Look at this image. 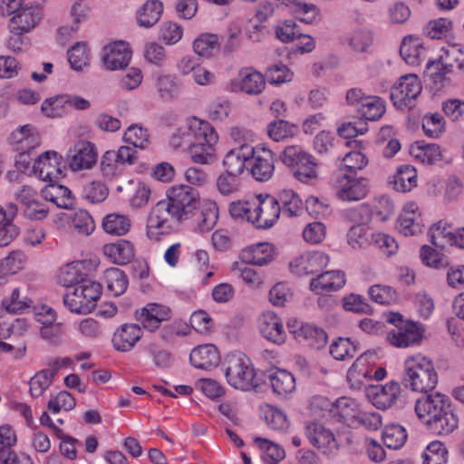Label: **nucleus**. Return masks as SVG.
<instances>
[{
	"mask_svg": "<svg viewBox=\"0 0 464 464\" xmlns=\"http://www.w3.org/2000/svg\"><path fill=\"white\" fill-rule=\"evenodd\" d=\"M166 197L157 202L148 215L146 234L150 240L160 241L171 234L177 225L194 218L201 232L209 231L217 223L216 207L201 209L199 193L191 186L174 185L167 190Z\"/></svg>",
	"mask_w": 464,
	"mask_h": 464,
	"instance_id": "1",
	"label": "nucleus"
},
{
	"mask_svg": "<svg viewBox=\"0 0 464 464\" xmlns=\"http://www.w3.org/2000/svg\"><path fill=\"white\" fill-rule=\"evenodd\" d=\"M415 411L430 432L436 435H448L459 424V418L451 407L450 399L440 392L418 399Z\"/></svg>",
	"mask_w": 464,
	"mask_h": 464,
	"instance_id": "2",
	"label": "nucleus"
},
{
	"mask_svg": "<svg viewBox=\"0 0 464 464\" xmlns=\"http://www.w3.org/2000/svg\"><path fill=\"white\" fill-rule=\"evenodd\" d=\"M402 383L413 392L433 394L431 392L438 384V373L431 360L414 356L404 362Z\"/></svg>",
	"mask_w": 464,
	"mask_h": 464,
	"instance_id": "3",
	"label": "nucleus"
},
{
	"mask_svg": "<svg viewBox=\"0 0 464 464\" xmlns=\"http://www.w3.org/2000/svg\"><path fill=\"white\" fill-rule=\"evenodd\" d=\"M102 286L100 283L87 279L77 285L72 291L63 296L64 305L75 314H89L101 297Z\"/></svg>",
	"mask_w": 464,
	"mask_h": 464,
	"instance_id": "4",
	"label": "nucleus"
},
{
	"mask_svg": "<svg viewBox=\"0 0 464 464\" xmlns=\"http://www.w3.org/2000/svg\"><path fill=\"white\" fill-rule=\"evenodd\" d=\"M195 123L198 136L188 147V153L194 163L209 164L215 159L213 146L218 142V134L207 121L196 120Z\"/></svg>",
	"mask_w": 464,
	"mask_h": 464,
	"instance_id": "5",
	"label": "nucleus"
},
{
	"mask_svg": "<svg viewBox=\"0 0 464 464\" xmlns=\"http://www.w3.org/2000/svg\"><path fill=\"white\" fill-rule=\"evenodd\" d=\"M224 365L226 378L234 388L246 391L257 386L255 370L245 355L230 354Z\"/></svg>",
	"mask_w": 464,
	"mask_h": 464,
	"instance_id": "6",
	"label": "nucleus"
},
{
	"mask_svg": "<svg viewBox=\"0 0 464 464\" xmlns=\"http://www.w3.org/2000/svg\"><path fill=\"white\" fill-rule=\"evenodd\" d=\"M280 159L284 164L291 168L294 176L303 181L308 180L316 177V163L311 155L297 146L286 147Z\"/></svg>",
	"mask_w": 464,
	"mask_h": 464,
	"instance_id": "7",
	"label": "nucleus"
},
{
	"mask_svg": "<svg viewBox=\"0 0 464 464\" xmlns=\"http://www.w3.org/2000/svg\"><path fill=\"white\" fill-rule=\"evenodd\" d=\"M421 90L422 85L419 77L416 74H407L401 76L392 87L390 97L397 109L411 110Z\"/></svg>",
	"mask_w": 464,
	"mask_h": 464,
	"instance_id": "8",
	"label": "nucleus"
},
{
	"mask_svg": "<svg viewBox=\"0 0 464 464\" xmlns=\"http://www.w3.org/2000/svg\"><path fill=\"white\" fill-rule=\"evenodd\" d=\"M281 207L278 200L266 195L264 198L260 195L253 201V215L247 217V221L256 228H270L279 218Z\"/></svg>",
	"mask_w": 464,
	"mask_h": 464,
	"instance_id": "9",
	"label": "nucleus"
},
{
	"mask_svg": "<svg viewBox=\"0 0 464 464\" xmlns=\"http://www.w3.org/2000/svg\"><path fill=\"white\" fill-rule=\"evenodd\" d=\"M254 151L248 163L250 173L257 181H267L275 170L274 153L263 146L254 147Z\"/></svg>",
	"mask_w": 464,
	"mask_h": 464,
	"instance_id": "10",
	"label": "nucleus"
},
{
	"mask_svg": "<svg viewBox=\"0 0 464 464\" xmlns=\"http://www.w3.org/2000/svg\"><path fill=\"white\" fill-rule=\"evenodd\" d=\"M43 17L39 5L23 6L9 21L11 34L20 36L34 29Z\"/></svg>",
	"mask_w": 464,
	"mask_h": 464,
	"instance_id": "11",
	"label": "nucleus"
},
{
	"mask_svg": "<svg viewBox=\"0 0 464 464\" xmlns=\"http://www.w3.org/2000/svg\"><path fill=\"white\" fill-rule=\"evenodd\" d=\"M329 263V256L324 252H306L290 263L291 272L297 276L317 274Z\"/></svg>",
	"mask_w": 464,
	"mask_h": 464,
	"instance_id": "12",
	"label": "nucleus"
},
{
	"mask_svg": "<svg viewBox=\"0 0 464 464\" xmlns=\"http://www.w3.org/2000/svg\"><path fill=\"white\" fill-rule=\"evenodd\" d=\"M401 393V384L392 381L385 385H374L368 390V396L372 404L381 410H386L394 406Z\"/></svg>",
	"mask_w": 464,
	"mask_h": 464,
	"instance_id": "13",
	"label": "nucleus"
},
{
	"mask_svg": "<svg viewBox=\"0 0 464 464\" xmlns=\"http://www.w3.org/2000/svg\"><path fill=\"white\" fill-rule=\"evenodd\" d=\"M69 166L72 170H81L92 168L97 160L94 145L87 140L76 142L67 155Z\"/></svg>",
	"mask_w": 464,
	"mask_h": 464,
	"instance_id": "14",
	"label": "nucleus"
},
{
	"mask_svg": "<svg viewBox=\"0 0 464 464\" xmlns=\"http://www.w3.org/2000/svg\"><path fill=\"white\" fill-rule=\"evenodd\" d=\"M254 147L244 143L230 150L223 160L226 172L233 176H240L247 168L251 157L254 155Z\"/></svg>",
	"mask_w": 464,
	"mask_h": 464,
	"instance_id": "15",
	"label": "nucleus"
},
{
	"mask_svg": "<svg viewBox=\"0 0 464 464\" xmlns=\"http://www.w3.org/2000/svg\"><path fill=\"white\" fill-rule=\"evenodd\" d=\"M423 335V329L416 323L406 321L401 325L389 332L387 340L399 348L408 347L419 343Z\"/></svg>",
	"mask_w": 464,
	"mask_h": 464,
	"instance_id": "16",
	"label": "nucleus"
},
{
	"mask_svg": "<svg viewBox=\"0 0 464 464\" xmlns=\"http://www.w3.org/2000/svg\"><path fill=\"white\" fill-rule=\"evenodd\" d=\"M258 329L261 335L273 343L280 345L285 342L286 332L282 320L273 312L264 313L259 317Z\"/></svg>",
	"mask_w": 464,
	"mask_h": 464,
	"instance_id": "17",
	"label": "nucleus"
},
{
	"mask_svg": "<svg viewBox=\"0 0 464 464\" xmlns=\"http://www.w3.org/2000/svg\"><path fill=\"white\" fill-rule=\"evenodd\" d=\"M136 319L140 321L146 330L154 332L160 328L162 322L170 318V309L167 306L151 303L137 310Z\"/></svg>",
	"mask_w": 464,
	"mask_h": 464,
	"instance_id": "18",
	"label": "nucleus"
},
{
	"mask_svg": "<svg viewBox=\"0 0 464 464\" xmlns=\"http://www.w3.org/2000/svg\"><path fill=\"white\" fill-rule=\"evenodd\" d=\"M340 188L336 191L337 197L343 201H358L367 194V179H355L352 174L345 173L339 180Z\"/></svg>",
	"mask_w": 464,
	"mask_h": 464,
	"instance_id": "19",
	"label": "nucleus"
},
{
	"mask_svg": "<svg viewBox=\"0 0 464 464\" xmlns=\"http://www.w3.org/2000/svg\"><path fill=\"white\" fill-rule=\"evenodd\" d=\"M345 274L341 270H330L320 273L311 279L309 287L316 295L325 292H335L345 285Z\"/></svg>",
	"mask_w": 464,
	"mask_h": 464,
	"instance_id": "20",
	"label": "nucleus"
},
{
	"mask_svg": "<svg viewBox=\"0 0 464 464\" xmlns=\"http://www.w3.org/2000/svg\"><path fill=\"white\" fill-rule=\"evenodd\" d=\"M102 63L107 70H121L128 66L131 52L124 42H116L103 49Z\"/></svg>",
	"mask_w": 464,
	"mask_h": 464,
	"instance_id": "21",
	"label": "nucleus"
},
{
	"mask_svg": "<svg viewBox=\"0 0 464 464\" xmlns=\"http://www.w3.org/2000/svg\"><path fill=\"white\" fill-rule=\"evenodd\" d=\"M305 434L310 442L324 453L331 452L338 448L334 434L318 422L308 423Z\"/></svg>",
	"mask_w": 464,
	"mask_h": 464,
	"instance_id": "22",
	"label": "nucleus"
},
{
	"mask_svg": "<svg viewBox=\"0 0 464 464\" xmlns=\"http://www.w3.org/2000/svg\"><path fill=\"white\" fill-rule=\"evenodd\" d=\"M61 160L62 157L55 151L44 152L34 161V171L42 180L52 181L61 173L59 168Z\"/></svg>",
	"mask_w": 464,
	"mask_h": 464,
	"instance_id": "23",
	"label": "nucleus"
},
{
	"mask_svg": "<svg viewBox=\"0 0 464 464\" xmlns=\"http://www.w3.org/2000/svg\"><path fill=\"white\" fill-rule=\"evenodd\" d=\"M142 334V329L138 324H122L113 334V346L117 351L129 352L140 341Z\"/></svg>",
	"mask_w": 464,
	"mask_h": 464,
	"instance_id": "24",
	"label": "nucleus"
},
{
	"mask_svg": "<svg viewBox=\"0 0 464 464\" xmlns=\"http://www.w3.org/2000/svg\"><path fill=\"white\" fill-rule=\"evenodd\" d=\"M189 360L194 367L206 370L218 364L219 354L215 345L203 344L191 351Z\"/></svg>",
	"mask_w": 464,
	"mask_h": 464,
	"instance_id": "25",
	"label": "nucleus"
},
{
	"mask_svg": "<svg viewBox=\"0 0 464 464\" xmlns=\"http://www.w3.org/2000/svg\"><path fill=\"white\" fill-rule=\"evenodd\" d=\"M103 254L114 264L126 265L134 257L133 245L128 240H118L103 246Z\"/></svg>",
	"mask_w": 464,
	"mask_h": 464,
	"instance_id": "26",
	"label": "nucleus"
},
{
	"mask_svg": "<svg viewBox=\"0 0 464 464\" xmlns=\"http://www.w3.org/2000/svg\"><path fill=\"white\" fill-rule=\"evenodd\" d=\"M238 75L240 78L238 88L246 94H260L266 87L264 75L252 67L242 68Z\"/></svg>",
	"mask_w": 464,
	"mask_h": 464,
	"instance_id": "27",
	"label": "nucleus"
},
{
	"mask_svg": "<svg viewBox=\"0 0 464 464\" xmlns=\"http://www.w3.org/2000/svg\"><path fill=\"white\" fill-rule=\"evenodd\" d=\"M42 194L45 200L51 201L59 208L70 209L74 205L72 191L65 186L51 183L43 189Z\"/></svg>",
	"mask_w": 464,
	"mask_h": 464,
	"instance_id": "28",
	"label": "nucleus"
},
{
	"mask_svg": "<svg viewBox=\"0 0 464 464\" xmlns=\"http://www.w3.org/2000/svg\"><path fill=\"white\" fill-rule=\"evenodd\" d=\"M267 378L273 392L279 396H285L295 389V379L292 373L285 370L276 369L271 372Z\"/></svg>",
	"mask_w": 464,
	"mask_h": 464,
	"instance_id": "29",
	"label": "nucleus"
},
{
	"mask_svg": "<svg viewBox=\"0 0 464 464\" xmlns=\"http://www.w3.org/2000/svg\"><path fill=\"white\" fill-rule=\"evenodd\" d=\"M163 13V5L158 0L147 1L138 11L137 22L140 26L150 28L156 24Z\"/></svg>",
	"mask_w": 464,
	"mask_h": 464,
	"instance_id": "30",
	"label": "nucleus"
},
{
	"mask_svg": "<svg viewBox=\"0 0 464 464\" xmlns=\"http://www.w3.org/2000/svg\"><path fill=\"white\" fill-rule=\"evenodd\" d=\"M391 183L399 192H409L417 186V172L411 165H402L398 168Z\"/></svg>",
	"mask_w": 464,
	"mask_h": 464,
	"instance_id": "31",
	"label": "nucleus"
},
{
	"mask_svg": "<svg viewBox=\"0 0 464 464\" xmlns=\"http://www.w3.org/2000/svg\"><path fill=\"white\" fill-rule=\"evenodd\" d=\"M272 246L268 243L258 244L249 249L243 250L240 258L246 264L264 266L272 259Z\"/></svg>",
	"mask_w": 464,
	"mask_h": 464,
	"instance_id": "32",
	"label": "nucleus"
},
{
	"mask_svg": "<svg viewBox=\"0 0 464 464\" xmlns=\"http://www.w3.org/2000/svg\"><path fill=\"white\" fill-rule=\"evenodd\" d=\"M360 350L359 343L344 337L337 338L330 345V354L338 361L352 359Z\"/></svg>",
	"mask_w": 464,
	"mask_h": 464,
	"instance_id": "33",
	"label": "nucleus"
},
{
	"mask_svg": "<svg viewBox=\"0 0 464 464\" xmlns=\"http://www.w3.org/2000/svg\"><path fill=\"white\" fill-rule=\"evenodd\" d=\"M425 49L420 41L412 36H406L400 48L401 56L410 65L420 64Z\"/></svg>",
	"mask_w": 464,
	"mask_h": 464,
	"instance_id": "34",
	"label": "nucleus"
},
{
	"mask_svg": "<svg viewBox=\"0 0 464 464\" xmlns=\"http://www.w3.org/2000/svg\"><path fill=\"white\" fill-rule=\"evenodd\" d=\"M82 265L78 262L67 264L60 269L58 282L65 287L77 286L83 280H87L86 275L81 271Z\"/></svg>",
	"mask_w": 464,
	"mask_h": 464,
	"instance_id": "35",
	"label": "nucleus"
},
{
	"mask_svg": "<svg viewBox=\"0 0 464 464\" xmlns=\"http://www.w3.org/2000/svg\"><path fill=\"white\" fill-rule=\"evenodd\" d=\"M105 283L108 291L113 295L118 296L123 294L128 287V278L124 272L119 268L111 267L105 271Z\"/></svg>",
	"mask_w": 464,
	"mask_h": 464,
	"instance_id": "36",
	"label": "nucleus"
},
{
	"mask_svg": "<svg viewBox=\"0 0 464 464\" xmlns=\"http://www.w3.org/2000/svg\"><path fill=\"white\" fill-rule=\"evenodd\" d=\"M276 199L281 207V211L287 214L288 217L298 216L303 208V201L294 190H282Z\"/></svg>",
	"mask_w": 464,
	"mask_h": 464,
	"instance_id": "37",
	"label": "nucleus"
},
{
	"mask_svg": "<svg viewBox=\"0 0 464 464\" xmlns=\"http://www.w3.org/2000/svg\"><path fill=\"white\" fill-rule=\"evenodd\" d=\"M102 227L108 234L122 236L130 230V220L125 215L109 214L103 218Z\"/></svg>",
	"mask_w": 464,
	"mask_h": 464,
	"instance_id": "38",
	"label": "nucleus"
},
{
	"mask_svg": "<svg viewBox=\"0 0 464 464\" xmlns=\"http://www.w3.org/2000/svg\"><path fill=\"white\" fill-rule=\"evenodd\" d=\"M298 336H302L309 346L317 350L323 348L327 341V334L324 330L314 324L302 325Z\"/></svg>",
	"mask_w": 464,
	"mask_h": 464,
	"instance_id": "39",
	"label": "nucleus"
},
{
	"mask_svg": "<svg viewBox=\"0 0 464 464\" xmlns=\"http://www.w3.org/2000/svg\"><path fill=\"white\" fill-rule=\"evenodd\" d=\"M407 440L406 430L398 424H391L382 431V441L390 449H400Z\"/></svg>",
	"mask_w": 464,
	"mask_h": 464,
	"instance_id": "40",
	"label": "nucleus"
},
{
	"mask_svg": "<svg viewBox=\"0 0 464 464\" xmlns=\"http://www.w3.org/2000/svg\"><path fill=\"white\" fill-rule=\"evenodd\" d=\"M255 442L263 450V459L268 464H276L285 456L284 449L267 439L256 437Z\"/></svg>",
	"mask_w": 464,
	"mask_h": 464,
	"instance_id": "41",
	"label": "nucleus"
},
{
	"mask_svg": "<svg viewBox=\"0 0 464 464\" xmlns=\"http://www.w3.org/2000/svg\"><path fill=\"white\" fill-rule=\"evenodd\" d=\"M361 115L368 121H377L385 112V105L379 97H367L359 108Z\"/></svg>",
	"mask_w": 464,
	"mask_h": 464,
	"instance_id": "42",
	"label": "nucleus"
},
{
	"mask_svg": "<svg viewBox=\"0 0 464 464\" xmlns=\"http://www.w3.org/2000/svg\"><path fill=\"white\" fill-rule=\"evenodd\" d=\"M218 36L212 34H202L193 43V49L200 56L208 57L218 50Z\"/></svg>",
	"mask_w": 464,
	"mask_h": 464,
	"instance_id": "43",
	"label": "nucleus"
},
{
	"mask_svg": "<svg viewBox=\"0 0 464 464\" xmlns=\"http://www.w3.org/2000/svg\"><path fill=\"white\" fill-rule=\"evenodd\" d=\"M453 232L449 230L447 224L439 221L430 228V242L438 248H445L447 245L451 246Z\"/></svg>",
	"mask_w": 464,
	"mask_h": 464,
	"instance_id": "44",
	"label": "nucleus"
},
{
	"mask_svg": "<svg viewBox=\"0 0 464 464\" xmlns=\"http://www.w3.org/2000/svg\"><path fill=\"white\" fill-rule=\"evenodd\" d=\"M414 207L415 205L411 204L398 219V229L406 237L413 236L421 230L420 224L415 221Z\"/></svg>",
	"mask_w": 464,
	"mask_h": 464,
	"instance_id": "45",
	"label": "nucleus"
},
{
	"mask_svg": "<svg viewBox=\"0 0 464 464\" xmlns=\"http://www.w3.org/2000/svg\"><path fill=\"white\" fill-rule=\"evenodd\" d=\"M427 70L435 83L441 82L447 75L454 71V64L446 61L443 56L436 61L429 62Z\"/></svg>",
	"mask_w": 464,
	"mask_h": 464,
	"instance_id": "46",
	"label": "nucleus"
},
{
	"mask_svg": "<svg viewBox=\"0 0 464 464\" xmlns=\"http://www.w3.org/2000/svg\"><path fill=\"white\" fill-rule=\"evenodd\" d=\"M353 401L347 397H342L333 403L329 412L330 415L339 422H345L353 416Z\"/></svg>",
	"mask_w": 464,
	"mask_h": 464,
	"instance_id": "47",
	"label": "nucleus"
},
{
	"mask_svg": "<svg viewBox=\"0 0 464 464\" xmlns=\"http://www.w3.org/2000/svg\"><path fill=\"white\" fill-rule=\"evenodd\" d=\"M370 298L380 304H391L397 301L398 296L394 289L388 285H375L369 288Z\"/></svg>",
	"mask_w": 464,
	"mask_h": 464,
	"instance_id": "48",
	"label": "nucleus"
},
{
	"mask_svg": "<svg viewBox=\"0 0 464 464\" xmlns=\"http://www.w3.org/2000/svg\"><path fill=\"white\" fill-rule=\"evenodd\" d=\"M25 261L26 256L22 250H14L0 261V269L5 274H15L23 268Z\"/></svg>",
	"mask_w": 464,
	"mask_h": 464,
	"instance_id": "49",
	"label": "nucleus"
},
{
	"mask_svg": "<svg viewBox=\"0 0 464 464\" xmlns=\"http://www.w3.org/2000/svg\"><path fill=\"white\" fill-rule=\"evenodd\" d=\"M123 140L135 148L145 149L149 144L148 130L136 124L130 125L124 132Z\"/></svg>",
	"mask_w": 464,
	"mask_h": 464,
	"instance_id": "50",
	"label": "nucleus"
},
{
	"mask_svg": "<svg viewBox=\"0 0 464 464\" xmlns=\"http://www.w3.org/2000/svg\"><path fill=\"white\" fill-rule=\"evenodd\" d=\"M197 119L194 118L189 125L183 129H179L177 131L171 136L170 143L171 145L178 149L184 146H189V144L196 139L198 136L197 128L194 129L196 123L195 121Z\"/></svg>",
	"mask_w": 464,
	"mask_h": 464,
	"instance_id": "51",
	"label": "nucleus"
},
{
	"mask_svg": "<svg viewBox=\"0 0 464 464\" xmlns=\"http://www.w3.org/2000/svg\"><path fill=\"white\" fill-rule=\"evenodd\" d=\"M38 321L43 324L41 327V336L50 343H57L64 332V325L62 323H55L53 317Z\"/></svg>",
	"mask_w": 464,
	"mask_h": 464,
	"instance_id": "52",
	"label": "nucleus"
},
{
	"mask_svg": "<svg viewBox=\"0 0 464 464\" xmlns=\"http://www.w3.org/2000/svg\"><path fill=\"white\" fill-rule=\"evenodd\" d=\"M109 189L105 184L101 181H92L82 187V197L92 203L102 202L106 199Z\"/></svg>",
	"mask_w": 464,
	"mask_h": 464,
	"instance_id": "53",
	"label": "nucleus"
},
{
	"mask_svg": "<svg viewBox=\"0 0 464 464\" xmlns=\"http://www.w3.org/2000/svg\"><path fill=\"white\" fill-rule=\"evenodd\" d=\"M420 258L426 266L437 269L447 267L450 265L443 254L426 245L420 248Z\"/></svg>",
	"mask_w": 464,
	"mask_h": 464,
	"instance_id": "54",
	"label": "nucleus"
},
{
	"mask_svg": "<svg viewBox=\"0 0 464 464\" xmlns=\"http://www.w3.org/2000/svg\"><path fill=\"white\" fill-rule=\"evenodd\" d=\"M33 304V301L26 297H21L20 291L16 288L14 289L11 295L7 298L3 299L2 304L3 306L11 313L16 314L21 313L24 310L29 308Z\"/></svg>",
	"mask_w": 464,
	"mask_h": 464,
	"instance_id": "55",
	"label": "nucleus"
},
{
	"mask_svg": "<svg viewBox=\"0 0 464 464\" xmlns=\"http://www.w3.org/2000/svg\"><path fill=\"white\" fill-rule=\"evenodd\" d=\"M53 381V379L49 374V372L44 370L39 371L29 382L31 395L40 397L50 387Z\"/></svg>",
	"mask_w": 464,
	"mask_h": 464,
	"instance_id": "56",
	"label": "nucleus"
},
{
	"mask_svg": "<svg viewBox=\"0 0 464 464\" xmlns=\"http://www.w3.org/2000/svg\"><path fill=\"white\" fill-rule=\"evenodd\" d=\"M68 61L72 69L81 71L88 65L89 56L86 51V45L77 43L68 51Z\"/></svg>",
	"mask_w": 464,
	"mask_h": 464,
	"instance_id": "57",
	"label": "nucleus"
},
{
	"mask_svg": "<svg viewBox=\"0 0 464 464\" xmlns=\"http://www.w3.org/2000/svg\"><path fill=\"white\" fill-rule=\"evenodd\" d=\"M68 106L67 94L58 95L46 99L41 106L43 113L49 118H56L61 116L62 110Z\"/></svg>",
	"mask_w": 464,
	"mask_h": 464,
	"instance_id": "58",
	"label": "nucleus"
},
{
	"mask_svg": "<svg viewBox=\"0 0 464 464\" xmlns=\"http://www.w3.org/2000/svg\"><path fill=\"white\" fill-rule=\"evenodd\" d=\"M296 127L284 120L274 121L267 126L268 136L276 141H279L293 135V130Z\"/></svg>",
	"mask_w": 464,
	"mask_h": 464,
	"instance_id": "59",
	"label": "nucleus"
},
{
	"mask_svg": "<svg viewBox=\"0 0 464 464\" xmlns=\"http://www.w3.org/2000/svg\"><path fill=\"white\" fill-rule=\"evenodd\" d=\"M183 35L180 25L171 21L164 22L160 26V38L169 45L177 44Z\"/></svg>",
	"mask_w": 464,
	"mask_h": 464,
	"instance_id": "60",
	"label": "nucleus"
},
{
	"mask_svg": "<svg viewBox=\"0 0 464 464\" xmlns=\"http://www.w3.org/2000/svg\"><path fill=\"white\" fill-rule=\"evenodd\" d=\"M452 29V22L448 18H439L430 21L426 26V33L431 39H440L446 36Z\"/></svg>",
	"mask_w": 464,
	"mask_h": 464,
	"instance_id": "61",
	"label": "nucleus"
},
{
	"mask_svg": "<svg viewBox=\"0 0 464 464\" xmlns=\"http://www.w3.org/2000/svg\"><path fill=\"white\" fill-rule=\"evenodd\" d=\"M265 420L266 424L275 430H285L289 426L286 415L275 407H269L265 411Z\"/></svg>",
	"mask_w": 464,
	"mask_h": 464,
	"instance_id": "62",
	"label": "nucleus"
},
{
	"mask_svg": "<svg viewBox=\"0 0 464 464\" xmlns=\"http://www.w3.org/2000/svg\"><path fill=\"white\" fill-rule=\"evenodd\" d=\"M74 229L81 235H91L95 227L92 216L85 210H79L72 219Z\"/></svg>",
	"mask_w": 464,
	"mask_h": 464,
	"instance_id": "63",
	"label": "nucleus"
},
{
	"mask_svg": "<svg viewBox=\"0 0 464 464\" xmlns=\"http://www.w3.org/2000/svg\"><path fill=\"white\" fill-rule=\"evenodd\" d=\"M443 118L438 113L427 114L422 120L424 133L430 138H437L443 130Z\"/></svg>",
	"mask_w": 464,
	"mask_h": 464,
	"instance_id": "64",
	"label": "nucleus"
}]
</instances>
